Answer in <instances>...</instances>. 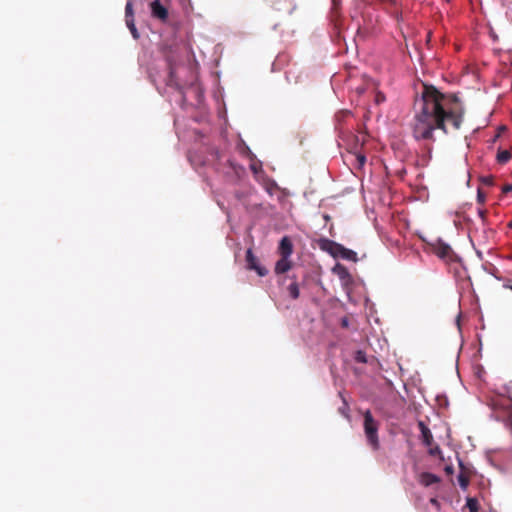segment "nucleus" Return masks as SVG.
<instances>
[{
  "label": "nucleus",
  "instance_id": "1",
  "mask_svg": "<svg viewBox=\"0 0 512 512\" xmlns=\"http://www.w3.org/2000/svg\"><path fill=\"white\" fill-rule=\"evenodd\" d=\"M463 118L464 108L455 94H443L434 86L424 85L421 98L415 103L412 135L417 141H435L434 130L439 129L447 134V124L453 130H459Z\"/></svg>",
  "mask_w": 512,
  "mask_h": 512
},
{
  "label": "nucleus",
  "instance_id": "2",
  "mask_svg": "<svg viewBox=\"0 0 512 512\" xmlns=\"http://www.w3.org/2000/svg\"><path fill=\"white\" fill-rule=\"evenodd\" d=\"M378 428L379 424L374 419L371 411L366 410L364 413V432L367 437L369 445L374 450H377L379 448Z\"/></svg>",
  "mask_w": 512,
  "mask_h": 512
},
{
  "label": "nucleus",
  "instance_id": "3",
  "mask_svg": "<svg viewBox=\"0 0 512 512\" xmlns=\"http://www.w3.org/2000/svg\"><path fill=\"white\" fill-rule=\"evenodd\" d=\"M418 428L421 432L422 443L425 446L430 447L429 454L433 456L439 454L440 448L438 446L432 447V444L434 442L433 435L430 429L426 426V424L423 421H419Z\"/></svg>",
  "mask_w": 512,
  "mask_h": 512
},
{
  "label": "nucleus",
  "instance_id": "4",
  "mask_svg": "<svg viewBox=\"0 0 512 512\" xmlns=\"http://www.w3.org/2000/svg\"><path fill=\"white\" fill-rule=\"evenodd\" d=\"M151 16L163 23L168 20V9L161 3L160 0H153L150 3Z\"/></svg>",
  "mask_w": 512,
  "mask_h": 512
},
{
  "label": "nucleus",
  "instance_id": "5",
  "mask_svg": "<svg viewBox=\"0 0 512 512\" xmlns=\"http://www.w3.org/2000/svg\"><path fill=\"white\" fill-rule=\"evenodd\" d=\"M294 251V245L289 236H283L277 247L279 256L291 258Z\"/></svg>",
  "mask_w": 512,
  "mask_h": 512
},
{
  "label": "nucleus",
  "instance_id": "6",
  "mask_svg": "<svg viewBox=\"0 0 512 512\" xmlns=\"http://www.w3.org/2000/svg\"><path fill=\"white\" fill-rule=\"evenodd\" d=\"M431 246H432V251L441 259L450 258L452 255L451 247L447 243L442 241L441 239H438Z\"/></svg>",
  "mask_w": 512,
  "mask_h": 512
},
{
  "label": "nucleus",
  "instance_id": "7",
  "mask_svg": "<svg viewBox=\"0 0 512 512\" xmlns=\"http://www.w3.org/2000/svg\"><path fill=\"white\" fill-rule=\"evenodd\" d=\"M251 229L252 228L250 227L249 228V237L251 238V240H250L249 247H247V249L245 251L244 268L247 270H256V258L254 256V247H253V243H252V236L250 235Z\"/></svg>",
  "mask_w": 512,
  "mask_h": 512
},
{
  "label": "nucleus",
  "instance_id": "8",
  "mask_svg": "<svg viewBox=\"0 0 512 512\" xmlns=\"http://www.w3.org/2000/svg\"><path fill=\"white\" fill-rule=\"evenodd\" d=\"M293 267V262L291 258L282 257L277 260L274 267V273L276 275H282L288 272Z\"/></svg>",
  "mask_w": 512,
  "mask_h": 512
},
{
  "label": "nucleus",
  "instance_id": "9",
  "mask_svg": "<svg viewBox=\"0 0 512 512\" xmlns=\"http://www.w3.org/2000/svg\"><path fill=\"white\" fill-rule=\"evenodd\" d=\"M418 481L421 485L428 487L440 482V478L437 475L432 474L430 472H422L419 475Z\"/></svg>",
  "mask_w": 512,
  "mask_h": 512
},
{
  "label": "nucleus",
  "instance_id": "10",
  "mask_svg": "<svg viewBox=\"0 0 512 512\" xmlns=\"http://www.w3.org/2000/svg\"><path fill=\"white\" fill-rule=\"evenodd\" d=\"M318 244L321 250L326 251L335 257L339 243L323 238L319 240Z\"/></svg>",
  "mask_w": 512,
  "mask_h": 512
},
{
  "label": "nucleus",
  "instance_id": "11",
  "mask_svg": "<svg viewBox=\"0 0 512 512\" xmlns=\"http://www.w3.org/2000/svg\"><path fill=\"white\" fill-rule=\"evenodd\" d=\"M335 257H341L345 260L357 261V253L353 250L345 248L343 245L339 244Z\"/></svg>",
  "mask_w": 512,
  "mask_h": 512
},
{
  "label": "nucleus",
  "instance_id": "12",
  "mask_svg": "<svg viewBox=\"0 0 512 512\" xmlns=\"http://www.w3.org/2000/svg\"><path fill=\"white\" fill-rule=\"evenodd\" d=\"M290 279L292 282L286 287V291L291 299L296 300L300 296L299 284L294 275L291 276Z\"/></svg>",
  "mask_w": 512,
  "mask_h": 512
},
{
  "label": "nucleus",
  "instance_id": "13",
  "mask_svg": "<svg viewBox=\"0 0 512 512\" xmlns=\"http://www.w3.org/2000/svg\"><path fill=\"white\" fill-rule=\"evenodd\" d=\"M265 191L270 195L273 196L274 194L279 192V187L275 182L264 180L262 183Z\"/></svg>",
  "mask_w": 512,
  "mask_h": 512
},
{
  "label": "nucleus",
  "instance_id": "14",
  "mask_svg": "<svg viewBox=\"0 0 512 512\" xmlns=\"http://www.w3.org/2000/svg\"><path fill=\"white\" fill-rule=\"evenodd\" d=\"M512 157V154L508 150H499L497 153V161L500 164H506Z\"/></svg>",
  "mask_w": 512,
  "mask_h": 512
},
{
  "label": "nucleus",
  "instance_id": "15",
  "mask_svg": "<svg viewBox=\"0 0 512 512\" xmlns=\"http://www.w3.org/2000/svg\"><path fill=\"white\" fill-rule=\"evenodd\" d=\"M458 483L462 489H466L469 485V476L466 472L461 471L457 476Z\"/></svg>",
  "mask_w": 512,
  "mask_h": 512
},
{
  "label": "nucleus",
  "instance_id": "16",
  "mask_svg": "<svg viewBox=\"0 0 512 512\" xmlns=\"http://www.w3.org/2000/svg\"><path fill=\"white\" fill-rule=\"evenodd\" d=\"M126 25L129 28L133 38L134 39H138L139 38V33H138V30H137V28L135 26L134 18H128V20H126Z\"/></svg>",
  "mask_w": 512,
  "mask_h": 512
},
{
  "label": "nucleus",
  "instance_id": "17",
  "mask_svg": "<svg viewBox=\"0 0 512 512\" xmlns=\"http://www.w3.org/2000/svg\"><path fill=\"white\" fill-rule=\"evenodd\" d=\"M466 507L469 509V512H478L479 503L475 498H468L466 502Z\"/></svg>",
  "mask_w": 512,
  "mask_h": 512
},
{
  "label": "nucleus",
  "instance_id": "18",
  "mask_svg": "<svg viewBox=\"0 0 512 512\" xmlns=\"http://www.w3.org/2000/svg\"><path fill=\"white\" fill-rule=\"evenodd\" d=\"M355 361L358 363H366V354L363 351L358 350L355 354Z\"/></svg>",
  "mask_w": 512,
  "mask_h": 512
},
{
  "label": "nucleus",
  "instance_id": "19",
  "mask_svg": "<svg viewBox=\"0 0 512 512\" xmlns=\"http://www.w3.org/2000/svg\"><path fill=\"white\" fill-rule=\"evenodd\" d=\"M125 18L128 20V18H134L133 14V7L131 2H127L125 7Z\"/></svg>",
  "mask_w": 512,
  "mask_h": 512
},
{
  "label": "nucleus",
  "instance_id": "20",
  "mask_svg": "<svg viewBox=\"0 0 512 512\" xmlns=\"http://www.w3.org/2000/svg\"><path fill=\"white\" fill-rule=\"evenodd\" d=\"M334 271H336L340 275L341 278L348 276L347 269L340 264L335 266Z\"/></svg>",
  "mask_w": 512,
  "mask_h": 512
},
{
  "label": "nucleus",
  "instance_id": "21",
  "mask_svg": "<svg viewBox=\"0 0 512 512\" xmlns=\"http://www.w3.org/2000/svg\"><path fill=\"white\" fill-rule=\"evenodd\" d=\"M356 161H357L358 167L361 168L366 162V157L363 154L358 153V154H356Z\"/></svg>",
  "mask_w": 512,
  "mask_h": 512
},
{
  "label": "nucleus",
  "instance_id": "22",
  "mask_svg": "<svg viewBox=\"0 0 512 512\" xmlns=\"http://www.w3.org/2000/svg\"><path fill=\"white\" fill-rule=\"evenodd\" d=\"M268 274L267 268L258 265V276H265Z\"/></svg>",
  "mask_w": 512,
  "mask_h": 512
},
{
  "label": "nucleus",
  "instance_id": "23",
  "mask_svg": "<svg viewBox=\"0 0 512 512\" xmlns=\"http://www.w3.org/2000/svg\"><path fill=\"white\" fill-rule=\"evenodd\" d=\"M430 504L434 506L437 510L440 509V502L436 498H431Z\"/></svg>",
  "mask_w": 512,
  "mask_h": 512
},
{
  "label": "nucleus",
  "instance_id": "24",
  "mask_svg": "<svg viewBox=\"0 0 512 512\" xmlns=\"http://www.w3.org/2000/svg\"><path fill=\"white\" fill-rule=\"evenodd\" d=\"M249 166L252 173L256 175V162L253 159H251Z\"/></svg>",
  "mask_w": 512,
  "mask_h": 512
},
{
  "label": "nucleus",
  "instance_id": "25",
  "mask_svg": "<svg viewBox=\"0 0 512 512\" xmlns=\"http://www.w3.org/2000/svg\"><path fill=\"white\" fill-rule=\"evenodd\" d=\"M174 84V72H173V69L171 68L170 69V75H169V82H168V85H173Z\"/></svg>",
  "mask_w": 512,
  "mask_h": 512
},
{
  "label": "nucleus",
  "instance_id": "26",
  "mask_svg": "<svg viewBox=\"0 0 512 512\" xmlns=\"http://www.w3.org/2000/svg\"><path fill=\"white\" fill-rule=\"evenodd\" d=\"M503 191L504 192L512 191V184H509V185L505 186Z\"/></svg>",
  "mask_w": 512,
  "mask_h": 512
},
{
  "label": "nucleus",
  "instance_id": "27",
  "mask_svg": "<svg viewBox=\"0 0 512 512\" xmlns=\"http://www.w3.org/2000/svg\"><path fill=\"white\" fill-rule=\"evenodd\" d=\"M235 258H236V261L241 262V256H240L239 252L235 253Z\"/></svg>",
  "mask_w": 512,
  "mask_h": 512
},
{
  "label": "nucleus",
  "instance_id": "28",
  "mask_svg": "<svg viewBox=\"0 0 512 512\" xmlns=\"http://www.w3.org/2000/svg\"><path fill=\"white\" fill-rule=\"evenodd\" d=\"M246 151H248V152L250 153V151H249V147H246V146H245V147H242V148H241V152H242V153H244V152H246Z\"/></svg>",
  "mask_w": 512,
  "mask_h": 512
},
{
  "label": "nucleus",
  "instance_id": "29",
  "mask_svg": "<svg viewBox=\"0 0 512 512\" xmlns=\"http://www.w3.org/2000/svg\"><path fill=\"white\" fill-rule=\"evenodd\" d=\"M342 325H343L344 327H347V326H348V321H347L346 319H344V320L342 321Z\"/></svg>",
  "mask_w": 512,
  "mask_h": 512
},
{
  "label": "nucleus",
  "instance_id": "30",
  "mask_svg": "<svg viewBox=\"0 0 512 512\" xmlns=\"http://www.w3.org/2000/svg\"><path fill=\"white\" fill-rule=\"evenodd\" d=\"M383 100H384V96H380V95H378V96H377V101H378V102H379V101H383Z\"/></svg>",
  "mask_w": 512,
  "mask_h": 512
},
{
  "label": "nucleus",
  "instance_id": "31",
  "mask_svg": "<svg viewBox=\"0 0 512 512\" xmlns=\"http://www.w3.org/2000/svg\"><path fill=\"white\" fill-rule=\"evenodd\" d=\"M508 227L512 229V220L508 223Z\"/></svg>",
  "mask_w": 512,
  "mask_h": 512
},
{
  "label": "nucleus",
  "instance_id": "32",
  "mask_svg": "<svg viewBox=\"0 0 512 512\" xmlns=\"http://www.w3.org/2000/svg\"><path fill=\"white\" fill-rule=\"evenodd\" d=\"M446 471L449 473V472H451V471H452V469H451L450 467H447V468H446Z\"/></svg>",
  "mask_w": 512,
  "mask_h": 512
},
{
  "label": "nucleus",
  "instance_id": "33",
  "mask_svg": "<svg viewBox=\"0 0 512 512\" xmlns=\"http://www.w3.org/2000/svg\"><path fill=\"white\" fill-rule=\"evenodd\" d=\"M215 155H216V157H217V158H219V153H218V151H215Z\"/></svg>",
  "mask_w": 512,
  "mask_h": 512
},
{
  "label": "nucleus",
  "instance_id": "34",
  "mask_svg": "<svg viewBox=\"0 0 512 512\" xmlns=\"http://www.w3.org/2000/svg\"><path fill=\"white\" fill-rule=\"evenodd\" d=\"M334 3H336V0H333Z\"/></svg>",
  "mask_w": 512,
  "mask_h": 512
},
{
  "label": "nucleus",
  "instance_id": "35",
  "mask_svg": "<svg viewBox=\"0 0 512 512\" xmlns=\"http://www.w3.org/2000/svg\"><path fill=\"white\" fill-rule=\"evenodd\" d=\"M334 3H336V0H333Z\"/></svg>",
  "mask_w": 512,
  "mask_h": 512
},
{
  "label": "nucleus",
  "instance_id": "36",
  "mask_svg": "<svg viewBox=\"0 0 512 512\" xmlns=\"http://www.w3.org/2000/svg\"><path fill=\"white\" fill-rule=\"evenodd\" d=\"M510 288H511V290H512V286H511Z\"/></svg>",
  "mask_w": 512,
  "mask_h": 512
}]
</instances>
